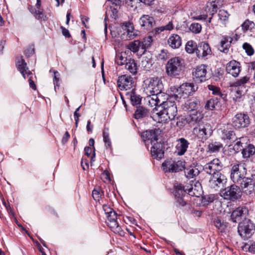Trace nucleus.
<instances>
[{
    "mask_svg": "<svg viewBox=\"0 0 255 255\" xmlns=\"http://www.w3.org/2000/svg\"><path fill=\"white\" fill-rule=\"evenodd\" d=\"M193 186L192 184L187 186H184L181 183L176 182L173 186V194L175 199L176 203L179 207H184L187 206L188 208L191 206L190 204H188L185 200V197L188 196V194L190 196H198L195 192H193Z\"/></svg>",
    "mask_w": 255,
    "mask_h": 255,
    "instance_id": "f257e3e1",
    "label": "nucleus"
},
{
    "mask_svg": "<svg viewBox=\"0 0 255 255\" xmlns=\"http://www.w3.org/2000/svg\"><path fill=\"white\" fill-rule=\"evenodd\" d=\"M145 88L152 96H155V100L164 95L162 92L163 85L160 78L157 77H150L144 81Z\"/></svg>",
    "mask_w": 255,
    "mask_h": 255,
    "instance_id": "f03ea898",
    "label": "nucleus"
},
{
    "mask_svg": "<svg viewBox=\"0 0 255 255\" xmlns=\"http://www.w3.org/2000/svg\"><path fill=\"white\" fill-rule=\"evenodd\" d=\"M222 196L225 199L236 202L240 200L243 195L242 191L237 184L234 183L221 190Z\"/></svg>",
    "mask_w": 255,
    "mask_h": 255,
    "instance_id": "7ed1b4c3",
    "label": "nucleus"
},
{
    "mask_svg": "<svg viewBox=\"0 0 255 255\" xmlns=\"http://www.w3.org/2000/svg\"><path fill=\"white\" fill-rule=\"evenodd\" d=\"M184 60L179 57L171 58L166 65V71L168 76H176L179 75L184 67Z\"/></svg>",
    "mask_w": 255,
    "mask_h": 255,
    "instance_id": "20e7f679",
    "label": "nucleus"
},
{
    "mask_svg": "<svg viewBox=\"0 0 255 255\" xmlns=\"http://www.w3.org/2000/svg\"><path fill=\"white\" fill-rule=\"evenodd\" d=\"M232 126L236 129H241L248 128L251 124V119L246 113L239 112L232 119Z\"/></svg>",
    "mask_w": 255,
    "mask_h": 255,
    "instance_id": "39448f33",
    "label": "nucleus"
},
{
    "mask_svg": "<svg viewBox=\"0 0 255 255\" xmlns=\"http://www.w3.org/2000/svg\"><path fill=\"white\" fill-rule=\"evenodd\" d=\"M185 166L184 161H176L172 158L167 159L162 164L163 170L165 173H176L181 171L185 168Z\"/></svg>",
    "mask_w": 255,
    "mask_h": 255,
    "instance_id": "423d86ee",
    "label": "nucleus"
},
{
    "mask_svg": "<svg viewBox=\"0 0 255 255\" xmlns=\"http://www.w3.org/2000/svg\"><path fill=\"white\" fill-rule=\"evenodd\" d=\"M197 86L193 83H184L180 85L177 89L175 94L176 99H185L190 95H192L198 89Z\"/></svg>",
    "mask_w": 255,
    "mask_h": 255,
    "instance_id": "0eeeda50",
    "label": "nucleus"
},
{
    "mask_svg": "<svg viewBox=\"0 0 255 255\" xmlns=\"http://www.w3.org/2000/svg\"><path fill=\"white\" fill-rule=\"evenodd\" d=\"M238 232L243 238L248 239L255 232V225L250 220L240 222Z\"/></svg>",
    "mask_w": 255,
    "mask_h": 255,
    "instance_id": "6e6552de",
    "label": "nucleus"
},
{
    "mask_svg": "<svg viewBox=\"0 0 255 255\" xmlns=\"http://www.w3.org/2000/svg\"><path fill=\"white\" fill-rule=\"evenodd\" d=\"M247 174V169L242 164H236L232 166L231 170L230 177L234 183L237 184Z\"/></svg>",
    "mask_w": 255,
    "mask_h": 255,
    "instance_id": "1a4fd4ad",
    "label": "nucleus"
},
{
    "mask_svg": "<svg viewBox=\"0 0 255 255\" xmlns=\"http://www.w3.org/2000/svg\"><path fill=\"white\" fill-rule=\"evenodd\" d=\"M208 66L201 64L194 68L192 71L193 80L197 83H201L208 80L207 74Z\"/></svg>",
    "mask_w": 255,
    "mask_h": 255,
    "instance_id": "9d476101",
    "label": "nucleus"
},
{
    "mask_svg": "<svg viewBox=\"0 0 255 255\" xmlns=\"http://www.w3.org/2000/svg\"><path fill=\"white\" fill-rule=\"evenodd\" d=\"M162 130L159 128H153L143 131L140 136L143 141H150L151 144L159 142V136Z\"/></svg>",
    "mask_w": 255,
    "mask_h": 255,
    "instance_id": "9b49d317",
    "label": "nucleus"
},
{
    "mask_svg": "<svg viewBox=\"0 0 255 255\" xmlns=\"http://www.w3.org/2000/svg\"><path fill=\"white\" fill-rule=\"evenodd\" d=\"M223 164L218 158H214L203 166V170L208 174L211 176L221 172Z\"/></svg>",
    "mask_w": 255,
    "mask_h": 255,
    "instance_id": "f8f14e48",
    "label": "nucleus"
},
{
    "mask_svg": "<svg viewBox=\"0 0 255 255\" xmlns=\"http://www.w3.org/2000/svg\"><path fill=\"white\" fill-rule=\"evenodd\" d=\"M238 184L242 193L247 195H250L255 192V185L250 177H244L239 181Z\"/></svg>",
    "mask_w": 255,
    "mask_h": 255,
    "instance_id": "ddd939ff",
    "label": "nucleus"
},
{
    "mask_svg": "<svg viewBox=\"0 0 255 255\" xmlns=\"http://www.w3.org/2000/svg\"><path fill=\"white\" fill-rule=\"evenodd\" d=\"M150 153L151 156L154 158L159 160L164 157V143L162 140L151 144Z\"/></svg>",
    "mask_w": 255,
    "mask_h": 255,
    "instance_id": "4468645a",
    "label": "nucleus"
},
{
    "mask_svg": "<svg viewBox=\"0 0 255 255\" xmlns=\"http://www.w3.org/2000/svg\"><path fill=\"white\" fill-rule=\"evenodd\" d=\"M133 78L127 75L119 76L117 80V85L121 90H128L133 86Z\"/></svg>",
    "mask_w": 255,
    "mask_h": 255,
    "instance_id": "2eb2a0df",
    "label": "nucleus"
},
{
    "mask_svg": "<svg viewBox=\"0 0 255 255\" xmlns=\"http://www.w3.org/2000/svg\"><path fill=\"white\" fill-rule=\"evenodd\" d=\"M212 50L210 45L205 41H202L198 43L196 56L199 58H207V56L211 55Z\"/></svg>",
    "mask_w": 255,
    "mask_h": 255,
    "instance_id": "dca6fc26",
    "label": "nucleus"
},
{
    "mask_svg": "<svg viewBox=\"0 0 255 255\" xmlns=\"http://www.w3.org/2000/svg\"><path fill=\"white\" fill-rule=\"evenodd\" d=\"M249 210L246 206H240L234 210L231 214V219L233 222H240L243 218H245Z\"/></svg>",
    "mask_w": 255,
    "mask_h": 255,
    "instance_id": "f3484780",
    "label": "nucleus"
},
{
    "mask_svg": "<svg viewBox=\"0 0 255 255\" xmlns=\"http://www.w3.org/2000/svg\"><path fill=\"white\" fill-rule=\"evenodd\" d=\"M139 23L143 29L150 30L155 25V21L152 16L143 14L139 18Z\"/></svg>",
    "mask_w": 255,
    "mask_h": 255,
    "instance_id": "a211bd4d",
    "label": "nucleus"
},
{
    "mask_svg": "<svg viewBox=\"0 0 255 255\" xmlns=\"http://www.w3.org/2000/svg\"><path fill=\"white\" fill-rule=\"evenodd\" d=\"M226 70L228 74L233 77H238L241 70V64L236 60H231L227 64Z\"/></svg>",
    "mask_w": 255,
    "mask_h": 255,
    "instance_id": "6ab92c4d",
    "label": "nucleus"
},
{
    "mask_svg": "<svg viewBox=\"0 0 255 255\" xmlns=\"http://www.w3.org/2000/svg\"><path fill=\"white\" fill-rule=\"evenodd\" d=\"M227 179L221 172L211 176L209 182L213 188L220 187L227 182Z\"/></svg>",
    "mask_w": 255,
    "mask_h": 255,
    "instance_id": "aec40b11",
    "label": "nucleus"
},
{
    "mask_svg": "<svg viewBox=\"0 0 255 255\" xmlns=\"http://www.w3.org/2000/svg\"><path fill=\"white\" fill-rule=\"evenodd\" d=\"M177 143L175 146L176 152L179 156L183 155L187 150L189 142L184 137H181L177 140Z\"/></svg>",
    "mask_w": 255,
    "mask_h": 255,
    "instance_id": "412c9836",
    "label": "nucleus"
},
{
    "mask_svg": "<svg viewBox=\"0 0 255 255\" xmlns=\"http://www.w3.org/2000/svg\"><path fill=\"white\" fill-rule=\"evenodd\" d=\"M248 139L246 137H241L239 138H237L235 140H237L236 142L233 146L232 145H230L229 150L230 152H232L233 151L235 153H238L240 151H243L244 147H245V145L247 143Z\"/></svg>",
    "mask_w": 255,
    "mask_h": 255,
    "instance_id": "4be33fe9",
    "label": "nucleus"
},
{
    "mask_svg": "<svg viewBox=\"0 0 255 255\" xmlns=\"http://www.w3.org/2000/svg\"><path fill=\"white\" fill-rule=\"evenodd\" d=\"M210 127L209 124H203V123H202L197 127H194V131L198 134L200 138L206 139L209 134L208 132V130L210 129Z\"/></svg>",
    "mask_w": 255,
    "mask_h": 255,
    "instance_id": "5701e85b",
    "label": "nucleus"
},
{
    "mask_svg": "<svg viewBox=\"0 0 255 255\" xmlns=\"http://www.w3.org/2000/svg\"><path fill=\"white\" fill-rule=\"evenodd\" d=\"M233 39L229 36H223L220 42L219 50L224 53H228Z\"/></svg>",
    "mask_w": 255,
    "mask_h": 255,
    "instance_id": "b1692460",
    "label": "nucleus"
},
{
    "mask_svg": "<svg viewBox=\"0 0 255 255\" xmlns=\"http://www.w3.org/2000/svg\"><path fill=\"white\" fill-rule=\"evenodd\" d=\"M221 137L222 140L227 142L229 141H235V139L237 138L235 132L228 128H224L221 129Z\"/></svg>",
    "mask_w": 255,
    "mask_h": 255,
    "instance_id": "393cba45",
    "label": "nucleus"
},
{
    "mask_svg": "<svg viewBox=\"0 0 255 255\" xmlns=\"http://www.w3.org/2000/svg\"><path fill=\"white\" fill-rule=\"evenodd\" d=\"M203 116L200 113L195 112V114H190L187 117V123L191 126H194L203 123Z\"/></svg>",
    "mask_w": 255,
    "mask_h": 255,
    "instance_id": "a878e982",
    "label": "nucleus"
},
{
    "mask_svg": "<svg viewBox=\"0 0 255 255\" xmlns=\"http://www.w3.org/2000/svg\"><path fill=\"white\" fill-rule=\"evenodd\" d=\"M183 169L184 170L185 176L188 179L193 178L200 173V170L197 166L194 164L187 167L185 166Z\"/></svg>",
    "mask_w": 255,
    "mask_h": 255,
    "instance_id": "bb28decb",
    "label": "nucleus"
},
{
    "mask_svg": "<svg viewBox=\"0 0 255 255\" xmlns=\"http://www.w3.org/2000/svg\"><path fill=\"white\" fill-rule=\"evenodd\" d=\"M126 96L129 97L130 103L133 106H137L141 104L142 97L136 93L135 88L132 89L130 92H127Z\"/></svg>",
    "mask_w": 255,
    "mask_h": 255,
    "instance_id": "cd10ccee",
    "label": "nucleus"
},
{
    "mask_svg": "<svg viewBox=\"0 0 255 255\" xmlns=\"http://www.w3.org/2000/svg\"><path fill=\"white\" fill-rule=\"evenodd\" d=\"M168 44L173 49L179 48L182 44L181 38L176 34H172L167 40Z\"/></svg>",
    "mask_w": 255,
    "mask_h": 255,
    "instance_id": "c85d7f7f",
    "label": "nucleus"
},
{
    "mask_svg": "<svg viewBox=\"0 0 255 255\" xmlns=\"http://www.w3.org/2000/svg\"><path fill=\"white\" fill-rule=\"evenodd\" d=\"M149 115V110L143 106H139L136 107V109L135 111L133 117L135 119L138 120L147 117Z\"/></svg>",
    "mask_w": 255,
    "mask_h": 255,
    "instance_id": "c756f323",
    "label": "nucleus"
},
{
    "mask_svg": "<svg viewBox=\"0 0 255 255\" xmlns=\"http://www.w3.org/2000/svg\"><path fill=\"white\" fill-rule=\"evenodd\" d=\"M222 100L218 99V98H211L207 100L205 105V109L207 110H214L216 107H219L221 104V101Z\"/></svg>",
    "mask_w": 255,
    "mask_h": 255,
    "instance_id": "7c9ffc66",
    "label": "nucleus"
},
{
    "mask_svg": "<svg viewBox=\"0 0 255 255\" xmlns=\"http://www.w3.org/2000/svg\"><path fill=\"white\" fill-rule=\"evenodd\" d=\"M209 90L212 92V94L215 96H219V99L222 100L223 102L227 101V94L222 93L219 87L213 85H209L208 86Z\"/></svg>",
    "mask_w": 255,
    "mask_h": 255,
    "instance_id": "2f4dec72",
    "label": "nucleus"
},
{
    "mask_svg": "<svg viewBox=\"0 0 255 255\" xmlns=\"http://www.w3.org/2000/svg\"><path fill=\"white\" fill-rule=\"evenodd\" d=\"M242 152L243 157L249 158L255 153V147L252 144L247 142Z\"/></svg>",
    "mask_w": 255,
    "mask_h": 255,
    "instance_id": "473e14b6",
    "label": "nucleus"
},
{
    "mask_svg": "<svg viewBox=\"0 0 255 255\" xmlns=\"http://www.w3.org/2000/svg\"><path fill=\"white\" fill-rule=\"evenodd\" d=\"M125 68L132 75H135L137 72L138 66L135 60L129 58L128 61L125 64Z\"/></svg>",
    "mask_w": 255,
    "mask_h": 255,
    "instance_id": "72a5a7b5",
    "label": "nucleus"
},
{
    "mask_svg": "<svg viewBox=\"0 0 255 255\" xmlns=\"http://www.w3.org/2000/svg\"><path fill=\"white\" fill-rule=\"evenodd\" d=\"M128 54L127 51L117 54L115 58L116 63L120 66L125 65L129 59V58L127 57Z\"/></svg>",
    "mask_w": 255,
    "mask_h": 255,
    "instance_id": "f704fd0d",
    "label": "nucleus"
},
{
    "mask_svg": "<svg viewBox=\"0 0 255 255\" xmlns=\"http://www.w3.org/2000/svg\"><path fill=\"white\" fill-rule=\"evenodd\" d=\"M177 113L176 106L168 107L167 109H163V114H165L171 121L175 119Z\"/></svg>",
    "mask_w": 255,
    "mask_h": 255,
    "instance_id": "c9c22d12",
    "label": "nucleus"
},
{
    "mask_svg": "<svg viewBox=\"0 0 255 255\" xmlns=\"http://www.w3.org/2000/svg\"><path fill=\"white\" fill-rule=\"evenodd\" d=\"M171 98L168 99L166 98V101H162L161 99H158L155 100L156 105L161 106L163 109H167L168 107L176 106L174 101H172Z\"/></svg>",
    "mask_w": 255,
    "mask_h": 255,
    "instance_id": "e433bc0d",
    "label": "nucleus"
},
{
    "mask_svg": "<svg viewBox=\"0 0 255 255\" xmlns=\"http://www.w3.org/2000/svg\"><path fill=\"white\" fill-rule=\"evenodd\" d=\"M199 105V102L196 99H190L185 103V107L189 111L197 112Z\"/></svg>",
    "mask_w": 255,
    "mask_h": 255,
    "instance_id": "4c0bfd02",
    "label": "nucleus"
},
{
    "mask_svg": "<svg viewBox=\"0 0 255 255\" xmlns=\"http://www.w3.org/2000/svg\"><path fill=\"white\" fill-rule=\"evenodd\" d=\"M198 44L194 40H191L188 41L186 45L185 49L186 52L189 54H193L194 52L196 53L197 51Z\"/></svg>",
    "mask_w": 255,
    "mask_h": 255,
    "instance_id": "58836bf2",
    "label": "nucleus"
},
{
    "mask_svg": "<svg viewBox=\"0 0 255 255\" xmlns=\"http://www.w3.org/2000/svg\"><path fill=\"white\" fill-rule=\"evenodd\" d=\"M241 27L244 33L248 31L252 32L255 29V23L254 21L247 19L242 24Z\"/></svg>",
    "mask_w": 255,
    "mask_h": 255,
    "instance_id": "ea45409f",
    "label": "nucleus"
},
{
    "mask_svg": "<svg viewBox=\"0 0 255 255\" xmlns=\"http://www.w3.org/2000/svg\"><path fill=\"white\" fill-rule=\"evenodd\" d=\"M214 224L218 230L223 233L225 231V230L227 227L228 223L224 222V220H222L220 218L217 217L214 219Z\"/></svg>",
    "mask_w": 255,
    "mask_h": 255,
    "instance_id": "a19ab883",
    "label": "nucleus"
},
{
    "mask_svg": "<svg viewBox=\"0 0 255 255\" xmlns=\"http://www.w3.org/2000/svg\"><path fill=\"white\" fill-rule=\"evenodd\" d=\"M173 28V25L172 21H169L168 23L163 26H160L159 27H156L153 30L151 31V34H152L153 35H156L157 34H159L162 31H163L164 30H171Z\"/></svg>",
    "mask_w": 255,
    "mask_h": 255,
    "instance_id": "79ce46f5",
    "label": "nucleus"
},
{
    "mask_svg": "<svg viewBox=\"0 0 255 255\" xmlns=\"http://www.w3.org/2000/svg\"><path fill=\"white\" fill-rule=\"evenodd\" d=\"M103 140L107 149H112V143L109 137V128L105 127L103 130Z\"/></svg>",
    "mask_w": 255,
    "mask_h": 255,
    "instance_id": "37998d69",
    "label": "nucleus"
},
{
    "mask_svg": "<svg viewBox=\"0 0 255 255\" xmlns=\"http://www.w3.org/2000/svg\"><path fill=\"white\" fill-rule=\"evenodd\" d=\"M127 46L128 48V50L127 51L128 53H130V51L135 53L139 50L140 47L141 48V41L139 40H134L129 43Z\"/></svg>",
    "mask_w": 255,
    "mask_h": 255,
    "instance_id": "c03bdc74",
    "label": "nucleus"
},
{
    "mask_svg": "<svg viewBox=\"0 0 255 255\" xmlns=\"http://www.w3.org/2000/svg\"><path fill=\"white\" fill-rule=\"evenodd\" d=\"M223 147L222 143L217 141L209 143L208 146L209 150L212 153L218 152Z\"/></svg>",
    "mask_w": 255,
    "mask_h": 255,
    "instance_id": "a18cd8bd",
    "label": "nucleus"
},
{
    "mask_svg": "<svg viewBox=\"0 0 255 255\" xmlns=\"http://www.w3.org/2000/svg\"><path fill=\"white\" fill-rule=\"evenodd\" d=\"M36 13L34 14V17L40 21H46L48 19L46 14L44 12L43 8L37 9Z\"/></svg>",
    "mask_w": 255,
    "mask_h": 255,
    "instance_id": "49530a36",
    "label": "nucleus"
},
{
    "mask_svg": "<svg viewBox=\"0 0 255 255\" xmlns=\"http://www.w3.org/2000/svg\"><path fill=\"white\" fill-rule=\"evenodd\" d=\"M108 226L114 232L119 233L120 232H122L123 233V231L122 230L121 227L119 226L117 220L108 221Z\"/></svg>",
    "mask_w": 255,
    "mask_h": 255,
    "instance_id": "de8ad7c7",
    "label": "nucleus"
},
{
    "mask_svg": "<svg viewBox=\"0 0 255 255\" xmlns=\"http://www.w3.org/2000/svg\"><path fill=\"white\" fill-rule=\"evenodd\" d=\"M104 192L100 187H96L92 191V196L96 201H99Z\"/></svg>",
    "mask_w": 255,
    "mask_h": 255,
    "instance_id": "09e8293b",
    "label": "nucleus"
},
{
    "mask_svg": "<svg viewBox=\"0 0 255 255\" xmlns=\"http://www.w3.org/2000/svg\"><path fill=\"white\" fill-rule=\"evenodd\" d=\"M16 66L18 71H20L21 69L22 70H27L28 69L27 66V63L22 56H21L20 59L17 62Z\"/></svg>",
    "mask_w": 255,
    "mask_h": 255,
    "instance_id": "8fccbe9b",
    "label": "nucleus"
},
{
    "mask_svg": "<svg viewBox=\"0 0 255 255\" xmlns=\"http://www.w3.org/2000/svg\"><path fill=\"white\" fill-rule=\"evenodd\" d=\"M219 19L222 22H225L228 19L229 14L224 9H220L218 14Z\"/></svg>",
    "mask_w": 255,
    "mask_h": 255,
    "instance_id": "3c124183",
    "label": "nucleus"
},
{
    "mask_svg": "<svg viewBox=\"0 0 255 255\" xmlns=\"http://www.w3.org/2000/svg\"><path fill=\"white\" fill-rule=\"evenodd\" d=\"M223 74L224 71L223 70L221 69V68H218L215 69L213 73V79L215 81H217L223 78Z\"/></svg>",
    "mask_w": 255,
    "mask_h": 255,
    "instance_id": "603ef678",
    "label": "nucleus"
},
{
    "mask_svg": "<svg viewBox=\"0 0 255 255\" xmlns=\"http://www.w3.org/2000/svg\"><path fill=\"white\" fill-rule=\"evenodd\" d=\"M53 72L54 73V76H53V83L54 85V88L55 90L59 89L60 87V74L57 71L53 70Z\"/></svg>",
    "mask_w": 255,
    "mask_h": 255,
    "instance_id": "864d4df0",
    "label": "nucleus"
},
{
    "mask_svg": "<svg viewBox=\"0 0 255 255\" xmlns=\"http://www.w3.org/2000/svg\"><path fill=\"white\" fill-rule=\"evenodd\" d=\"M189 29L193 33L197 34L201 32L202 26L201 25L198 23H193L190 25Z\"/></svg>",
    "mask_w": 255,
    "mask_h": 255,
    "instance_id": "5fc2aeb1",
    "label": "nucleus"
},
{
    "mask_svg": "<svg viewBox=\"0 0 255 255\" xmlns=\"http://www.w3.org/2000/svg\"><path fill=\"white\" fill-rule=\"evenodd\" d=\"M243 48L248 55L252 56L254 54V50L250 44L247 42L244 43L243 45Z\"/></svg>",
    "mask_w": 255,
    "mask_h": 255,
    "instance_id": "6e6d98bb",
    "label": "nucleus"
},
{
    "mask_svg": "<svg viewBox=\"0 0 255 255\" xmlns=\"http://www.w3.org/2000/svg\"><path fill=\"white\" fill-rule=\"evenodd\" d=\"M176 126L179 128L184 127L187 123V117L184 116H179L176 118Z\"/></svg>",
    "mask_w": 255,
    "mask_h": 255,
    "instance_id": "4d7b16f0",
    "label": "nucleus"
},
{
    "mask_svg": "<svg viewBox=\"0 0 255 255\" xmlns=\"http://www.w3.org/2000/svg\"><path fill=\"white\" fill-rule=\"evenodd\" d=\"M242 96V91L239 90L238 88L235 92L233 100L235 103L240 102L243 100Z\"/></svg>",
    "mask_w": 255,
    "mask_h": 255,
    "instance_id": "13d9d810",
    "label": "nucleus"
},
{
    "mask_svg": "<svg viewBox=\"0 0 255 255\" xmlns=\"http://www.w3.org/2000/svg\"><path fill=\"white\" fill-rule=\"evenodd\" d=\"M219 0H213L210 2V7L211 8V15H213L216 13L218 10V3H219Z\"/></svg>",
    "mask_w": 255,
    "mask_h": 255,
    "instance_id": "bf43d9fd",
    "label": "nucleus"
},
{
    "mask_svg": "<svg viewBox=\"0 0 255 255\" xmlns=\"http://www.w3.org/2000/svg\"><path fill=\"white\" fill-rule=\"evenodd\" d=\"M187 211L188 213L194 215L195 217H200L202 215V211L194 210L191 206L187 209Z\"/></svg>",
    "mask_w": 255,
    "mask_h": 255,
    "instance_id": "052dcab7",
    "label": "nucleus"
},
{
    "mask_svg": "<svg viewBox=\"0 0 255 255\" xmlns=\"http://www.w3.org/2000/svg\"><path fill=\"white\" fill-rule=\"evenodd\" d=\"M168 53L164 49L161 50L160 53L158 55V58L159 60H165L168 58Z\"/></svg>",
    "mask_w": 255,
    "mask_h": 255,
    "instance_id": "680f3d73",
    "label": "nucleus"
},
{
    "mask_svg": "<svg viewBox=\"0 0 255 255\" xmlns=\"http://www.w3.org/2000/svg\"><path fill=\"white\" fill-rule=\"evenodd\" d=\"M81 107V106H80L78 108H77L76 109V110L74 113V119L75 121L76 127H77V126H78V124L79 120V117L81 116L80 114L79 113Z\"/></svg>",
    "mask_w": 255,
    "mask_h": 255,
    "instance_id": "e2e57ef3",
    "label": "nucleus"
},
{
    "mask_svg": "<svg viewBox=\"0 0 255 255\" xmlns=\"http://www.w3.org/2000/svg\"><path fill=\"white\" fill-rule=\"evenodd\" d=\"M34 52L35 51L33 46H30L24 51V54L26 57H29L33 55Z\"/></svg>",
    "mask_w": 255,
    "mask_h": 255,
    "instance_id": "0e129e2a",
    "label": "nucleus"
},
{
    "mask_svg": "<svg viewBox=\"0 0 255 255\" xmlns=\"http://www.w3.org/2000/svg\"><path fill=\"white\" fill-rule=\"evenodd\" d=\"M249 77H248L247 76H244V77H242V78H241L240 79H239V80H238L235 83L236 86H241L242 85H244V84L247 83V82L249 81Z\"/></svg>",
    "mask_w": 255,
    "mask_h": 255,
    "instance_id": "69168bd1",
    "label": "nucleus"
},
{
    "mask_svg": "<svg viewBox=\"0 0 255 255\" xmlns=\"http://www.w3.org/2000/svg\"><path fill=\"white\" fill-rule=\"evenodd\" d=\"M117 216L118 214L115 211H114L111 213H110L108 215H107L108 221H110L117 220Z\"/></svg>",
    "mask_w": 255,
    "mask_h": 255,
    "instance_id": "338daca9",
    "label": "nucleus"
},
{
    "mask_svg": "<svg viewBox=\"0 0 255 255\" xmlns=\"http://www.w3.org/2000/svg\"><path fill=\"white\" fill-rule=\"evenodd\" d=\"M80 17L82 21V23L84 25L85 28H89V26L87 25V23L89 22V18L88 16L83 15H81Z\"/></svg>",
    "mask_w": 255,
    "mask_h": 255,
    "instance_id": "774afa93",
    "label": "nucleus"
}]
</instances>
